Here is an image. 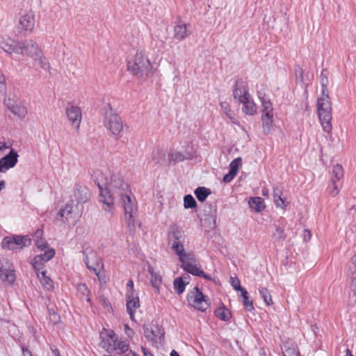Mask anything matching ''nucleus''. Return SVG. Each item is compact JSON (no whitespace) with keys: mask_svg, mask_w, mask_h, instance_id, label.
<instances>
[{"mask_svg":"<svg viewBox=\"0 0 356 356\" xmlns=\"http://www.w3.org/2000/svg\"><path fill=\"white\" fill-rule=\"evenodd\" d=\"M97 185L99 190V200L103 203V209L106 211H112L114 201L130 193L128 184L118 175L111 177V181L106 184L104 190L99 182Z\"/></svg>","mask_w":356,"mask_h":356,"instance_id":"1","label":"nucleus"},{"mask_svg":"<svg viewBox=\"0 0 356 356\" xmlns=\"http://www.w3.org/2000/svg\"><path fill=\"white\" fill-rule=\"evenodd\" d=\"M322 87L321 97L317 100V110L318 118L324 131L330 133L332 126V104L329 96L327 86Z\"/></svg>","mask_w":356,"mask_h":356,"instance_id":"2","label":"nucleus"},{"mask_svg":"<svg viewBox=\"0 0 356 356\" xmlns=\"http://www.w3.org/2000/svg\"><path fill=\"white\" fill-rule=\"evenodd\" d=\"M102 113L104 116V126L116 138L120 137L124 127L122 118L114 111L110 104L102 109Z\"/></svg>","mask_w":356,"mask_h":356,"instance_id":"3","label":"nucleus"},{"mask_svg":"<svg viewBox=\"0 0 356 356\" xmlns=\"http://www.w3.org/2000/svg\"><path fill=\"white\" fill-rule=\"evenodd\" d=\"M127 69L134 76L138 78L148 76L152 67L149 59L142 51H137L133 61L127 62Z\"/></svg>","mask_w":356,"mask_h":356,"instance_id":"4","label":"nucleus"},{"mask_svg":"<svg viewBox=\"0 0 356 356\" xmlns=\"http://www.w3.org/2000/svg\"><path fill=\"white\" fill-rule=\"evenodd\" d=\"M186 300L190 306L201 312H205L211 305L208 296L203 294L198 286H195L187 294Z\"/></svg>","mask_w":356,"mask_h":356,"instance_id":"5","label":"nucleus"},{"mask_svg":"<svg viewBox=\"0 0 356 356\" xmlns=\"http://www.w3.org/2000/svg\"><path fill=\"white\" fill-rule=\"evenodd\" d=\"M119 200L124 208V216L129 230L134 229L135 217L137 211V205L135 201L131 200L129 194L119 198Z\"/></svg>","mask_w":356,"mask_h":356,"instance_id":"6","label":"nucleus"},{"mask_svg":"<svg viewBox=\"0 0 356 356\" xmlns=\"http://www.w3.org/2000/svg\"><path fill=\"white\" fill-rule=\"evenodd\" d=\"M102 339V343L104 342L106 337L111 340L113 343H109L108 349L116 350L118 354H123L129 350V344L118 340L115 332L112 330H106L103 328L99 334Z\"/></svg>","mask_w":356,"mask_h":356,"instance_id":"7","label":"nucleus"},{"mask_svg":"<svg viewBox=\"0 0 356 356\" xmlns=\"http://www.w3.org/2000/svg\"><path fill=\"white\" fill-rule=\"evenodd\" d=\"M19 47L22 49L19 51V54L26 55L35 60H37L38 56L42 54L41 49H39L37 43L32 40L20 42Z\"/></svg>","mask_w":356,"mask_h":356,"instance_id":"8","label":"nucleus"},{"mask_svg":"<svg viewBox=\"0 0 356 356\" xmlns=\"http://www.w3.org/2000/svg\"><path fill=\"white\" fill-rule=\"evenodd\" d=\"M216 213L217 207L216 203L206 204L203 210V218L202 220L207 222L211 229H214L216 226Z\"/></svg>","mask_w":356,"mask_h":356,"instance_id":"9","label":"nucleus"},{"mask_svg":"<svg viewBox=\"0 0 356 356\" xmlns=\"http://www.w3.org/2000/svg\"><path fill=\"white\" fill-rule=\"evenodd\" d=\"M18 154L14 149L10 151L0 159V172H5L13 168L17 163Z\"/></svg>","mask_w":356,"mask_h":356,"instance_id":"10","label":"nucleus"},{"mask_svg":"<svg viewBox=\"0 0 356 356\" xmlns=\"http://www.w3.org/2000/svg\"><path fill=\"white\" fill-rule=\"evenodd\" d=\"M247 84L241 78H238L234 83L233 89V97L238 99V102L250 97Z\"/></svg>","mask_w":356,"mask_h":356,"instance_id":"11","label":"nucleus"},{"mask_svg":"<svg viewBox=\"0 0 356 356\" xmlns=\"http://www.w3.org/2000/svg\"><path fill=\"white\" fill-rule=\"evenodd\" d=\"M35 26V17L32 13L22 16L19 21L18 29L32 32Z\"/></svg>","mask_w":356,"mask_h":356,"instance_id":"12","label":"nucleus"},{"mask_svg":"<svg viewBox=\"0 0 356 356\" xmlns=\"http://www.w3.org/2000/svg\"><path fill=\"white\" fill-rule=\"evenodd\" d=\"M83 256V261L86 265L87 268L92 272H93L96 275L99 276V270L103 267V264L101 262L97 261L95 264H90L88 253H91L95 255V253L92 252V250L90 248H86L81 252Z\"/></svg>","mask_w":356,"mask_h":356,"instance_id":"13","label":"nucleus"},{"mask_svg":"<svg viewBox=\"0 0 356 356\" xmlns=\"http://www.w3.org/2000/svg\"><path fill=\"white\" fill-rule=\"evenodd\" d=\"M66 115L72 124L76 128L79 127L81 120V112L79 107L72 106L67 108L66 109Z\"/></svg>","mask_w":356,"mask_h":356,"instance_id":"14","label":"nucleus"},{"mask_svg":"<svg viewBox=\"0 0 356 356\" xmlns=\"http://www.w3.org/2000/svg\"><path fill=\"white\" fill-rule=\"evenodd\" d=\"M348 277L351 280L350 289L354 295H356V252L352 257L350 263L348 266Z\"/></svg>","mask_w":356,"mask_h":356,"instance_id":"15","label":"nucleus"},{"mask_svg":"<svg viewBox=\"0 0 356 356\" xmlns=\"http://www.w3.org/2000/svg\"><path fill=\"white\" fill-rule=\"evenodd\" d=\"M126 306L127 312H135V309L140 307L139 298L135 290H133V292L128 291L127 293Z\"/></svg>","mask_w":356,"mask_h":356,"instance_id":"16","label":"nucleus"},{"mask_svg":"<svg viewBox=\"0 0 356 356\" xmlns=\"http://www.w3.org/2000/svg\"><path fill=\"white\" fill-rule=\"evenodd\" d=\"M239 103L243 104L242 111L247 115H253L257 111V106L253 102L251 96L246 97V99H243L238 101Z\"/></svg>","mask_w":356,"mask_h":356,"instance_id":"17","label":"nucleus"},{"mask_svg":"<svg viewBox=\"0 0 356 356\" xmlns=\"http://www.w3.org/2000/svg\"><path fill=\"white\" fill-rule=\"evenodd\" d=\"M180 261L181 262V268L188 273L197 277H200V274L203 273V270L200 268V267H197L196 264H193L186 261L184 259Z\"/></svg>","mask_w":356,"mask_h":356,"instance_id":"18","label":"nucleus"},{"mask_svg":"<svg viewBox=\"0 0 356 356\" xmlns=\"http://www.w3.org/2000/svg\"><path fill=\"white\" fill-rule=\"evenodd\" d=\"M88 189L83 186L77 184L74 191V197L78 204L85 203L88 200Z\"/></svg>","mask_w":356,"mask_h":356,"instance_id":"19","label":"nucleus"},{"mask_svg":"<svg viewBox=\"0 0 356 356\" xmlns=\"http://www.w3.org/2000/svg\"><path fill=\"white\" fill-rule=\"evenodd\" d=\"M261 122L264 134L268 135L273 124V114L262 113Z\"/></svg>","mask_w":356,"mask_h":356,"instance_id":"20","label":"nucleus"},{"mask_svg":"<svg viewBox=\"0 0 356 356\" xmlns=\"http://www.w3.org/2000/svg\"><path fill=\"white\" fill-rule=\"evenodd\" d=\"M248 204L251 210L257 213L261 212L266 207L264 200L260 197H250Z\"/></svg>","mask_w":356,"mask_h":356,"instance_id":"21","label":"nucleus"},{"mask_svg":"<svg viewBox=\"0 0 356 356\" xmlns=\"http://www.w3.org/2000/svg\"><path fill=\"white\" fill-rule=\"evenodd\" d=\"M19 43L20 42L15 43L12 40H10V42L2 41L0 43V47L4 51L10 54L13 52L19 54V51L22 49L19 47Z\"/></svg>","mask_w":356,"mask_h":356,"instance_id":"22","label":"nucleus"},{"mask_svg":"<svg viewBox=\"0 0 356 356\" xmlns=\"http://www.w3.org/2000/svg\"><path fill=\"white\" fill-rule=\"evenodd\" d=\"M15 248H22L29 246L31 243V238L28 236L15 235L12 236Z\"/></svg>","mask_w":356,"mask_h":356,"instance_id":"23","label":"nucleus"},{"mask_svg":"<svg viewBox=\"0 0 356 356\" xmlns=\"http://www.w3.org/2000/svg\"><path fill=\"white\" fill-rule=\"evenodd\" d=\"M214 314L218 318L223 321H229L232 317L230 310L226 308L223 304L215 310Z\"/></svg>","mask_w":356,"mask_h":356,"instance_id":"24","label":"nucleus"},{"mask_svg":"<svg viewBox=\"0 0 356 356\" xmlns=\"http://www.w3.org/2000/svg\"><path fill=\"white\" fill-rule=\"evenodd\" d=\"M259 98L262 104V113L273 114V108L270 100L261 92H259Z\"/></svg>","mask_w":356,"mask_h":356,"instance_id":"25","label":"nucleus"},{"mask_svg":"<svg viewBox=\"0 0 356 356\" xmlns=\"http://www.w3.org/2000/svg\"><path fill=\"white\" fill-rule=\"evenodd\" d=\"M0 277L2 282H8L13 283L15 280V271L10 269L3 268V265L0 264Z\"/></svg>","mask_w":356,"mask_h":356,"instance_id":"26","label":"nucleus"},{"mask_svg":"<svg viewBox=\"0 0 356 356\" xmlns=\"http://www.w3.org/2000/svg\"><path fill=\"white\" fill-rule=\"evenodd\" d=\"M211 193L210 188L204 186H198L194 191V194L199 202H204Z\"/></svg>","mask_w":356,"mask_h":356,"instance_id":"27","label":"nucleus"},{"mask_svg":"<svg viewBox=\"0 0 356 356\" xmlns=\"http://www.w3.org/2000/svg\"><path fill=\"white\" fill-rule=\"evenodd\" d=\"M187 28L186 24H177L174 28V37L178 40H182L187 36Z\"/></svg>","mask_w":356,"mask_h":356,"instance_id":"28","label":"nucleus"},{"mask_svg":"<svg viewBox=\"0 0 356 356\" xmlns=\"http://www.w3.org/2000/svg\"><path fill=\"white\" fill-rule=\"evenodd\" d=\"M282 188L279 186L273 188V197L275 205L277 207L284 208L286 207L284 200L282 198Z\"/></svg>","mask_w":356,"mask_h":356,"instance_id":"29","label":"nucleus"},{"mask_svg":"<svg viewBox=\"0 0 356 356\" xmlns=\"http://www.w3.org/2000/svg\"><path fill=\"white\" fill-rule=\"evenodd\" d=\"M73 211V201H70V202H67L65 207V208H62L60 209L57 214V219L61 220L64 216H66V220L69 216H71Z\"/></svg>","mask_w":356,"mask_h":356,"instance_id":"30","label":"nucleus"},{"mask_svg":"<svg viewBox=\"0 0 356 356\" xmlns=\"http://www.w3.org/2000/svg\"><path fill=\"white\" fill-rule=\"evenodd\" d=\"M184 241H173L172 249L178 255L179 261L184 259L185 250L184 248Z\"/></svg>","mask_w":356,"mask_h":356,"instance_id":"31","label":"nucleus"},{"mask_svg":"<svg viewBox=\"0 0 356 356\" xmlns=\"http://www.w3.org/2000/svg\"><path fill=\"white\" fill-rule=\"evenodd\" d=\"M165 152L163 150L157 149L152 152V160L156 164L163 165L165 162Z\"/></svg>","mask_w":356,"mask_h":356,"instance_id":"32","label":"nucleus"},{"mask_svg":"<svg viewBox=\"0 0 356 356\" xmlns=\"http://www.w3.org/2000/svg\"><path fill=\"white\" fill-rule=\"evenodd\" d=\"M284 356H299L300 353L296 343H291L289 346L284 345V349L282 350Z\"/></svg>","mask_w":356,"mask_h":356,"instance_id":"33","label":"nucleus"},{"mask_svg":"<svg viewBox=\"0 0 356 356\" xmlns=\"http://www.w3.org/2000/svg\"><path fill=\"white\" fill-rule=\"evenodd\" d=\"M143 328L144 330V335L147 339L156 341V338L158 337V334L161 332V330L158 327H156L157 332H156V331L152 328L148 327L146 325H144Z\"/></svg>","mask_w":356,"mask_h":356,"instance_id":"34","label":"nucleus"},{"mask_svg":"<svg viewBox=\"0 0 356 356\" xmlns=\"http://www.w3.org/2000/svg\"><path fill=\"white\" fill-rule=\"evenodd\" d=\"M241 296L243 298V304L245 309L248 312H252L254 309L253 302L250 300V297L247 290H243L241 293Z\"/></svg>","mask_w":356,"mask_h":356,"instance_id":"35","label":"nucleus"},{"mask_svg":"<svg viewBox=\"0 0 356 356\" xmlns=\"http://www.w3.org/2000/svg\"><path fill=\"white\" fill-rule=\"evenodd\" d=\"M10 111L16 116L19 118H23L27 113V111L25 106L19 104H15L10 108Z\"/></svg>","mask_w":356,"mask_h":356,"instance_id":"36","label":"nucleus"},{"mask_svg":"<svg viewBox=\"0 0 356 356\" xmlns=\"http://www.w3.org/2000/svg\"><path fill=\"white\" fill-rule=\"evenodd\" d=\"M46 274V271L41 272V276L38 278L40 279L41 284L44 288H46L47 290H52L54 289L53 281L49 277L47 276Z\"/></svg>","mask_w":356,"mask_h":356,"instance_id":"37","label":"nucleus"},{"mask_svg":"<svg viewBox=\"0 0 356 356\" xmlns=\"http://www.w3.org/2000/svg\"><path fill=\"white\" fill-rule=\"evenodd\" d=\"M332 181H339L340 179L343 176V168L341 165L337 164L333 167L332 169Z\"/></svg>","mask_w":356,"mask_h":356,"instance_id":"38","label":"nucleus"},{"mask_svg":"<svg viewBox=\"0 0 356 356\" xmlns=\"http://www.w3.org/2000/svg\"><path fill=\"white\" fill-rule=\"evenodd\" d=\"M197 206V202L192 195L188 194L184 197V207L185 209H195Z\"/></svg>","mask_w":356,"mask_h":356,"instance_id":"39","label":"nucleus"},{"mask_svg":"<svg viewBox=\"0 0 356 356\" xmlns=\"http://www.w3.org/2000/svg\"><path fill=\"white\" fill-rule=\"evenodd\" d=\"M259 292L260 294L261 298L263 299L264 302L268 305L270 306L273 304L272 297L270 294L268 290L266 287H261L259 289Z\"/></svg>","mask_w":356,"mask_h":356,"instance_id":"40","label":"nucleus"},{"mask_svg":"<svg viewBox=\"0 0 356 356\" xmlns=\"http://www.w3.org/2000/svg\"><path fill=\"white\" fill-rule=\"evenodd\" d=\"M173 285L175 291L176 293H177L178 295H180L184 293L186 286V284L184 282H183V279L178 277L174 280Z\"/></svg>","mask_w":356,"mask_h":356,"instance_id":"41","label":"nucleus"},{"mask_svg":"<svg viewBox=\"0 0 356 356\" xmlns=\"http://www.w3.org/2000/svg\"><path fill=\"white\" fill-rule=\"evenodd\" d=\"M56 254L55 250L54 248H48L45 249L44 252L43 254L37 255L38 259L42 260L43 262H47L51 259Z\"/></svg>","mask_w":356,"mask_h":356,"instance_id":"42","label":"nucleus"},{"mask_svg":"<svg viewBox=\"0 0 356 356\" xmlns=\"http://www.w3.org/2000/svg\"><path fill=\"white\" fill-rule=\"evenodd\" d=\"M172 236L174 238V241H184L185 240L184 231L178 227L173 228Z\"/></svg>","mask_w":356,"mask_h":356,"instance_id":"43","label":"nucleus"},{"mask_svg":"<svg viewBox=\"0 0 356 356\" xmlns=\"http://www.w3.org/2000/svg\"><path fill=\"white\" fill-rule=\"evenodd\" d=\"M1 246L5 250H10L15 249L14 243L13 241V237L12 236L4 237L1 242Z\"/></svg>","mask_w":356,"mask_h":356,"instance_id":"44","label":"nucleus"},{"mask_svg":"<svg viewBox=\"0 0 356 356\" xmlns=\"http://www.w3.org/2000/svg\"><path fill=\"white\" fill-rule=\"evenodd\" d=\"M242 164V159L241 157L236 158L229 164V170L237 175L239 167Z\"/></svg>","mask_w":356,"mask_h":356,"instance_id":"45","label":"nucleus"},{"mask_svg":"<svg viewBox=\"0 0 356 356\" xmlns=\"http://www.w3.org/2000/svg\"><path fill=\"white\" fill-rule=\"evenodd\" d=\"M49 319L54 325H56L60 322V315L53 309H48Z\"/></svg>","mask_w":356,"mask_h":356,"instance_id":"46","label":"nucleus"},{"mask_svg":"<svg viewBox=\"0 0 356 356\" xmlns=\"http://www.w3.org/2000/svg\"><path fill=\"white\" fill-rule=\"evenodd\" d=\"M286 236L284 229L280 227H276L275 232L273 233V237L276 241H283L286 238Z\"/></svg>","mask_w":356,"mask_h":356,"instance_id":"47","label":"nucleus"},{"mask_svg":"<svg viewBox=\"0 0 356 356\" xmlns=\"http://www.w3.org/2000/svg\"><path fill=\"white\" fill-rule=\"evenodd\" d=\"M171 159L175 161H184V159H191L192 158V155H191L190 154H188V155L187 156H184L182 153L179 152H175L174 154H171Z\"/></svg>","mask_w":356,"mask_h":356,"instance_id":"48","label":"nucleus"},{"mask_svg":"<svg viewBox=\"0 0 356 356\" xmlns=\"http://www.w3.org/2000/svg\"><path fill=\"white\" fill-rule=\"evenodd\" d=\"M35 246L41 251L45 250V249H48L49 245L44 238H40L35 240Z\"/></svg>","mask_w":356,"mask_h":356,"instance_id":"49","label":"nucleus"},{"mask_svg":"<svg viewBox=\"0 0 356 356\" xmlns=\"http://www.w3.org/2000/svg\"><path fill=\"white\" fill-rule=\"evenodd\" d=\"M231 285L234 290L240 291L241 293L242 291L246 290L241 286V282L238 277H231Z\"/></svg>","mask_w":356,"mask_h":356,"instance_id":"50","label":"nucleus"},{"mask_svg":"<svg viewBox=\"0 0 356 356\" xmlns=\"http://www.w3.org/2000/svg\"><path fill=\"white\" fill-rule=\"evenodd\" d=\"M99 302L104 307V308L107 309L108 311L112 309L111 302H109L108 299L104 295H101L99 296Z\"/></svg>","mask_w":356,"mask_h":356,"instance_id":"51","label":"nucleus"},{"mask_svg":"<svg viewBox=\"0 0 356 356\" xmlns=\"http://www.w3.org/2000/svg\"><path fill=\"white\" fill-rule=\"evenodd\" d=\"M161 277L160 275L157 274L156 273L151 277L150 282L152 285V286L157 288L160 286L161 284Z\"/></svg>","mask_w":356,"mask_h":356,"instance_id":"52","label":"nucleus"},{"mask_svg":"<svg viewBox=\"0 0 356 356\" xmlns=\"http://www.w3.org/2000/svg\"><path fill=\"white\" fill-rule=\"evenodd\" d=\"M328 71L326 69L322 70L321 76H320V83L321 86H325L328 85Z\"/></svg>","mask_w":356,"mask_h":356,"instance_id":"53","label":"nucleus"},{"mask_svg":"<svg viewBox=\"0 0 356 356\" xmlns=\"http://www.w3.org/2000/svg\"><path fill=\"white\" fill-rule=\"evenodd\" d=\"M37 60H38L39 64L42 69L49 70V63L47 58L42 56V54L38 56Z\"/></svg>","mask_w":356,"mask_h":356,"instance_id":"54","label":"nucleus"},{"mask_svg":"<svg viewBox=\"0 0 356 356\" xmlns=\"http://www.w3.org/2000/svg\"><path fill=\"white\" fill-rule=\"evenodd\" d=\"M337 182V181H332V184L327 187L329 193L333 196H335L339 193V188Z\"/></svg>","mask_w":356,"mask_h":356,"instance_id":"55","label":"nucleus"},{"mask_svg":"<svg viewBox=\"0 0 356 356\" xmlns=\"http://www.w3.org/2000/svg\"><path fill=\"white\" fill-rule=\"evenodd\" d=\"M32 266L35 271L38 270V267H41L43 266V261L38 259V257L36 255L31 261Z\"/></svg>","mask_w":356,"mask_h":356,"instance_id":"56","label":"nucleus"},{"mask_svg":"<svg viewBox=\"0 0 356 356\" xmlns=\"http://www.w3.org/2000/svg\"><path fill=\"white\" fill-rule=\"evenodd\" d=\"M236 174L229 170V172L224 175L222 181L225 183H229L235 177Z\"/></svg>","mask_w":356,"mask_h":356,"instance_id":"57","label":"nucleus"},{"mask_svg":"<svg viewBox=\"0 0 356 356\" xmlns=\"http://www.w3.org/2000/svg\"><path fill=\"white\" fill-rule=\"evenodd\" d=\"M77 289L81 291L83 295H90V291L88 289L86 284L81 283L78 285Z\"/></svg>","mask_w":356,"mask_h":356,"instance_id":"58","label":"nucleus"},{"mask_svg":"<svg viewBox=\"0 0 356 356\" xmlns=\"http://www.w3.org/2000/svg\"><path fill=\"white\" fill-rule=\"evenodd\" d=\"M295 74L297 79H299L300 81H303V71L300 66L297 65L295 67Z\"/></svg>","mask_w":356,"mask_h":356,"instance_id":"59","label":"nucleus"},{"mask_svg":"<svg viewBox=\"0 0 356 356\" xmlns=\"http://www.w3.org/2000/svg\"><path fill=\"white\" fill-rule=\"evenodd\" d=\"M6 89V79L5 76L0 72V91Z\"/></svg>","mask_w":356,"mask_h":356,"instance_id":"60","label":"nucleus"},{"mask_svg":"<svg viewBox=\"0 0 356 356\" xmlns=\"http://www.w3.org/2000/svg\"><path fill=\"white\" fill-rule=\"evenodd\" d=\"M311 236H312L311 232L308 229H304V233H303L304 241H307L310 240Z\"/></svg>","mask_w":356,"mask_h":356,"instance_id":"61","label":"nucleus"},{"mask_svg":"<svg viewBox=\"0 0 356 356\" xmlns=\"http://www.w3.org/2000/svg\"><path fill=\"white\" fill-rule=\"evenodd\" d=\"M178 278H182L183 282H184L186 285L189 284L191 277L188 274L185 273L181 277H178Z\"/></svg>","mask_w":356,"mask_h":356,"instance_id":"62","label":"nucleus"},{"mask_svg":"<svg viewBox=\"0 0 356 356\" xmlns=\"http://www.w3.org/2000/svg\"><path fill=\"white\" fill-rule=\"evenodd\" d=\"M124 330H125V332L127 334V335L128 337H131V334H134V330L132 329H131L128 325H124Z\"/></svg>","mask_w":356,"mask_h":356,"instance_id":"63","label":"nucleus"},{"mask_svg":"<svg viewBox=\"0 0 356 356\" xmlns=\"http://www.w3.org/2000/svg\"><path fill=\"white\" fill-rule=\"evenodd\" d=\"M22 353L24 356H33L31 351L25 347H22Z\"/></svg>","mask_w":356,"mask_h":356,"instance_id":"64","label":"nucleus"}]
</instances>
